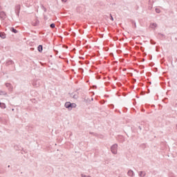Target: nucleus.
<instances>
[{"label": "nucleus", "instance_id": "13", "mask_svg": "<svg viewBox=\"0 0 177 177\" xmlns=\"http://www.w3.org/2000/svg\"><path fill=\"white\" fill-rule=\"evenodd\" d=\"M62 2H67V0H62Z\"/></svg>", "mask_w": 177, "mask_h": 177}, {"label": "nucleus", "instance_id": "5", "mask_svg": "<svg viewBox=\"0 0 177 177\" xmlns=\"http://www.w3.org/2000/svg\"><path fill=\"white\" fill-rule=\"evenodd\" d=\"M37 49H38L39 52H42V50H43L42 45H39L38 46Z\"/></svg>", "mask_w": 177, "mask_h": 177}, {"label": "nucleus", "instance_id": "6", "mask_svg": "<svg viewBox=\"0 0 177 177\" xmlns=\"http://www.w3.org/2000/svg\"><path fill=\"white\" fill-rule=\"evenodd\" d=\"M128 174L129 175V176H133V171L130 170L128 171Z\"/></svg>", "mask_w": 177, "mask_h": 177}, {"label": "nucleus", "instance_id": "10", "mask_svg": "<svg viewBox=\"0 0 177 177\" xmlns=\"http://www.w3.org/2000/svg\"><path fill=\"white\" fill-rule=\"evenodd\" d=\"M140 176H145V174H143V173L141 171V172L140 173Z\"/></svg>", "mask_w": 177, "mask_h": 177}, {"label": "nucleus", "instance_id": "11", "mask_svg": "<svg viewBox=\"0 0 177 177\" xmlns=\"http://www.w3.org/2000/svg\"><path fill=\"white\" fill-rule=\"evenodd\" d=\"M156 13H160V10L158 9H156Z\"/></svg>", "mask_w": 177, "mask_h": 177}, {"label": "nucleus", "instance_id": "7", "mask_svg": "<svg viewBox=\"0 0 177 177\" xmlns=\"http://www.w3.org/2000/svg\"><path fill=\"white\" fill-rule=\"evenodd\" d=\"M50 27L51 28H55V24H51L50 26Z\"/></svg>", "mask_w": 177, "mask_h": 177}, {"label": "nucleus", "instance_id": "12", "mask_svg": "<svg viewBox=\"0 0 177 177\" xmlns=\"http://www.w3.org/2000/svg\"><path fill=\"white\" fill-rule=\"evenodd\" d=\"M111 20H112V21H113V20H114V19L113 18V16H111Z\"/></svg>", "mask_w": 177, "mask_h": 177}, {"label": "nucleus", "instance_id": "9", "mask_svg": "<svg viewBox=\"0 0 177 177\" xmlns=\"http://www.w3.org/2000/svg\"><path fill=\"white\" fill-rule=\"evenodd\" d=\"M0 95H5V92L0 91Z\"/></svg>", "mask_w": 177, "mask_h": 177}, {"label": "nucleus", "instance_id": "1", "mask_svg": "<svg viewBox=\"0 0 177 177\" xmlns=\"http://www.w3.org/2000/svg\"><path fill=\"white\" fill-rule=\"evenodd\" d=\"M75 104H71L70 102H66L65 104V107H66V109H73V107H75Z\"/></svg>", "mask_w": 177, "mask_h": 177}, {"label": "nucleus", "instance_id": "8", "mask_svg": "<svg viewBox=\"0 0 177 177\" xmlns=\"http://www.w3.org/2000/svg\"><path fill=\"white\" fill-rule=\"evenodd\" d=\"M12 32H15L16 34V32H17V30L15 28H12Z\"/></svg>", "mask_w": 177, "mask_h": 177}, {"label": "nucleus", "instance_id": "4", "mask_svg": "<svg viewBox=\"0 0 177 177\" xmlns=\"http://www.w3.org/2000/svg\"><path fill=\"white\" fill-rule=\"evenodd\" d=\"M0 37L3 39H5V38H6V35H5V33H0Z\"/></svg>", "mask_w": 177, "mask_h": 177}, {"label": "nucleus", "instance_id": "2", "mask_svg": "<svg viewBox=\"0 0 177 177\" xmlns=\"http://www.w3.org/2000/svg\"><path fill=\"white\" fill-rule=\"evenodd\" d=\"M117 147H118L117 145H114L111 147V150L113 154L117 153Z\"/></svg>", "mask_w": 177, "mask_h": 177}, {"label": "nucleus", "instance_id": "3", "mask_svg": "<svg viewBox=\"0 0 177 177\" xmlns=\"http://www.w3.org/2000/svg\"><path fill=\"white\" fill-rule=\"evenodd\" d=\"M0 107L1 109H6V104H5V103H1L0 102Z\"/></svg>", "mask_w": 177, "mask_h": 177}]
</instances>
